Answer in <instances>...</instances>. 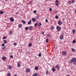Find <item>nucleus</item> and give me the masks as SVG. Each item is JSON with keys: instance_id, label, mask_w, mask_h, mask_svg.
I'll return each instance as SVG.
<instances>
[{"instance_id": "11", "label": "nucleus", "mask_w": 76, "mask_h": 76, "mask_svg": "<svg viewBox=\"0 0 76 76\" xmlns=\"http://www.w3.org/2000/svg\"><path fill=\"white\" fill-rule=\"evenodd\" d=\"M17 66L18 67H20V64L19 63H18Z\"/></svg>"}, {"instance_id": "49", "label": "nucleus", "mask_w": 76, "mask_h": 76, "mask_svg": "<svg viewBox=\"0 0 76 76\" xmlns=\"http://www.w3.org/2000/svg\"><path fill=\"white\" fill-rule=\"evenodd\" d=\"M36 19H39V17L38 16H37Z\"/></svg>"}, {"instance_id": "13", "label": "nucleus", "mask_w": 76, "mask_h": 76, "mask_svg": "<svg viewBox=\"0 0 76 76\" xmlns=\"http://www.w3.org/2000/svg\"><path fill=\"white\" fill-rule=\"evenodd\" d=\"M33 28H34V27H33L32 26H30L29 27V30H32V29H33Z\"/></svg>"}, {"instance_id": "1", "label": "nucleus", "mask_w": 76, "mask_h": 76, "mask_svg": "<svg viewBox=\"0 0 76 76\" xmlns=\"http://www.w3.org/2000/svg\"><path fill=\"white\" fill-rule=\"evenodd\" d=\"M70 64H72L73 63H76V58H73L69 61Z\"/></svg>"}, {"instance_id": "20", "label": "nucleus", "mask_w": 76, "mask_h": 76, "mask_svg": "<svg viewBox=\"0 0 76 76\" xmlns=\"http://www.w3.org/2000/svg\"><path fill=\"white\" fill-rule=\"evenodd\" d=\"M22 22L23 23V24H25V23H26V22H25V21L24 20H22Z\"/></svg>"}, {"instance_id": "38", "label": "nucleus", "mask_w": 76, "mask_h": 76, "mask_svg": "<svg viewBox=\"0 0 76 76\" xmlns=\"http://www.w3.org/2000/svg\"><path fill=\"white\" fill-rule=\"evenodd\" d=\"M12 34V31H10V35H11V34Z\"/></svg>"}, {"instance_id": "47", "label": "nucleus", "mask_w": 76, "mask_h": 76, "mask_svg": "<svg viewBox=\"0 0 76 76\" xmlns=\"http://www.w3.org/2000/svg\"><path fill=\"white\" fill-rule=\"evenodd\" d=\"M58 0H56V3H58Z\"/></svg>"}, {"instance_id": "43", "label": "nucleus", "mask_w": 76, "mask_h": 76, "mask_svg": "<svg viewBox=\"0 0 76 76\" xmlns=\"http://www.w3.org/2000/svg\"><path fill=\"white\" fill-rule=\"evenodd\" d=\"M49 10H50V12H51V11H52V8H50V9H49Z\"/></svg>"}, {"instance_id": "36", "label": "nucleus", "mask_w": 76, "mask_h": 76, "mask_svg": "<svg viewBox=\"0 0 76 76\" xmlns=\"http://www.w3.org/2000/svg\"><path fill=\"white\" fill-rule=\"evenodd\" d=\"M38 56L39 57H41V53L39 54Z\"/></svg>"}, {"instance_id": "34", "label": "nucleus", "mask_w": 76, "mask_h": 76, "mask_svg": "<svg viewBox=\"0 0 76 76\" xmlns=\"http://www.w3.org/2000/svg\"><path fill=\"white\" fill-rule=\"evenodd\" d=\"M13 44L14 45H17V43H14Z\"/></svg>"}, {"instance_id": "44", "label": "nucleus", "mask_w": 76, "mask_h": 76, "mask_svg": "<svg viewBox=\"0 0 76 76\" xmlns=\"http://www.w3.org/2000/svg\"><path fill=\"white\" fill-rule=\"evenodd\" d=\"M55 4L56 6H58V3H56Z\"/></svg>"}, {"instance_id": "41", "label": "nucleus", "mask_w": 76, "mask_h": 76, "mask_svg": "<svg viewBox=\"0 0 76 76\" xmlns=\"http://www.w3.org/2000/svg\"><path fill=\"white\" fill-rule=\"evenodd\" d=\"M72 51H75V49L72 48Z\"/></svg>"}, {"instance_id": "46", "label": "nucleus", "mask_w": 76, "mask_h": 76, "mask_svg": "<svg viewBox=\"0 0 76 76\" xmlns=\"http://www.w3.org/2000/svg\"><path fill=\"white\" fill-rule=\"evenodd\" d=\"M33 12L34 13H37V11L36 10H34V11H33Z\"/></svg>"}, {"instance_id": "56", "label": "nucleus", "mask_w": 76, "mask_h": 76, "mask_svg": "<svg viewBox=\"0 0 76 76\" xmlns=\"http://www.w3.org/2000/svg\"><path fill=\"white\" fill-rule=\"evenodd\" d=\"M5 1H7L8 0H5Z\"/></svg>"}, {"instance_id": "27", "label": "nucleus", "mask_w": 76, "mask_h": 76, "mask_svg": "<svg viewBox=\"0 0 76 76\" xmlns=\"http://www.w3.org/2000/svg\"><path fill=\"white\" fill-rule=\"evenodd\" d=\"M47 37H51V35H50V34H48L47 35Z\"/></svg>"}, {"instance_id": "4", "label": "nucleus", "mask_w": 76, "mask_h": 76, "mask_svg": "<svg viewBox=\"0 0 76 76\" xmlns=\"http://www.w3.org/2000/svg\"><path fill=\"white\" fill-rule=\"evenodd\" d=\"M56 29L58 31H61V27L59 26H58L56 27Z\"/></svg>"}, {"instance_id": "8", "label": "nucleus", "mask_w": 76, "mask_h": 76, "mask_svg": "<svg viewBox=\"0 0 76 76\" xmlns=\"http://www.w3.org/2000/svg\"><path fill=\"white\" fill-rule=\"evenodd\" d=\"M56 67L58 70H60V68L59 67V66H58V65H56Z\"/></svg>"}, {"instance_id": "39", "label": "nucleus", "mask_w": 76, "mask_h": 76, "mask_svg": "<svg viewBox=\"0 0 76 76\" xmlns=\"http://www.w3.org/2000/svg\"><path fill=\"white\" fill-rule=\"evenodd\" d=\"M10 58H13V56L12 55H11L10 56Z\"/></svg>"}, {"instance_id": "24", "label": "nucleus", "mask_w": 76, "mask_h": 76, "mask_svg": "<svg viewBox=\"0 0 76 76\" xmlns=\"http://www.w3.org/2000/svg\"><path fill=\"white\" fill-rule=\"evenodd\" d=\"M72 32L73 34H75V32H76V31H75V30H72Z\"/></svg>"}, {"instance_id": "3", "label": "nucleus", "mask_w": 76, "mask_h": 76, "mask_svg": "<svg viewBox=\"0 0 76 76\" xmlns=\"http://www.w3.org/2000/svg\"><path fill=\"white\" fill-rule=\"evenodd\" d=\"M67 54V52L66 51H63L62 52V56H65Z\"/></svg>"}, {"instance_id": "10", "label": "nucleus", "mask_w": 76, "mask_h": 76, "mask_svg": "<svg viewBox=\"0 0 76 76\" xmlns=\"http://www.w3.org/2000/svg\"><path fill=\"white\" fill-rule=\"evenodd\" d=\"M2 58L3 60H5L6 59V57L5 56H3L2 57Z\"/></svg>"}, {"instance_id": "7", "label": "nucleus", "mask_w": 76, "mask_h": 76, "mask_svg": "<svg viewBox=\"0 0 76 76\" xmlns=\"http://www.w3.org/2000/svg\"><path fill=\"white\" fill-rule=\"evenodd\" d=\"M64 38V37H63V35H61L59 37V38L60 39H63Z\"/></svg>"}, {"instance_id": "29", "label": "nucleus", "mask_w": 76, "mask_h": 76, "mask_svg": "<svg viewBox=\"0 0 76 76\" xmlns=\"http://www.w3.org/2000/svg\"><path fill=\"white\" fill-rule=\"evenodd\" d=\"M7 76H11V75L10 73H8L7 74Z\"/></svg>"}, {"instance_id": "33", "label": "nucleus", "mask_w": 76, "mask_h": 76, "mask_svg": "<svg viewBox=\"0 0 76 76\" xmlns=\"http://www.w3.org/2000/svg\"><path fill=\"white\" fill-rule=\"evenodd\" d=\"M4 13V12H3V11H1V12H0V14H1V15L2 14H3V13Z\"/></svg>"}, {"instance_id": "26", "label": "nucleus", "mask_w": 76, "mask_h": 76, "mask_svg": "<svg viewBox=\"0 0 76 76\" xmlns=\"http://www.w3.org/2000/svg\"><path fill=\"white\" fill-rule=\"evenodd\" d=\"M73 43H74V44H75L76 43V40H74L72 41Z\"/></svg>"}, {"instance_id": "48", "label": "nucleus", "mask_w": 76, "mask_h": 76, "mask_svg": "<svg viewBox=\"0 0 76 76\" xmlns=\"http://www.w3.org/2000/svg\"><path fill=\"white\" fill-rule=\"evenodd\" d=\"M19 14V12H17L15 13V14H16V15H18V14Z\"/></svg>"}, {"instance_id": "37", "label": "nucleus", "mask_w": 76, "mask_h": 76, "mask_svg": "<svg viewBox=\"0 0 76 76\" xmlns=\"http://www.w3.org/2000/svg\"><path fill=\"white\" fill-rule=\"evenodd\" d=\"M28 27H26L25 29L26 30H28Z\"/></svg>"}, {"instance_id": "19", "label": "nucleus", "mask_w": 76, "mask_h": 76, "mask_svg": "<svg viewBox=\"0 0 76 76\" xmlns=\"http://www.w3.org/2000/svg\"><path fill=\"white\" fill-rule=\"evenodd\" d=\"M32 20L33 22H35V20H36L35 18H33L32 19Z\"/></svg>"}, {"instance_id": "55", "label": "nucleus", "mask_w": 76, "mask_h": 76, "mask_svg": "<svg viewBox=\"0 0 76 76\" xmlns=\"http://www.w3.org/2000/svg\"><path fill=\"white\" fill-rule=\"evenodd\" d=\"M14 76H17V75H15Z\"/></svg>"}, {"instance_id": "28", "label": "nucleus", "mask_w": 76, "mask_h": 76, "mask_svg": "<svg viewBox=\"0 0 76 76\" xmlns=\"http://www.w3.org/2000/svg\"><path fill=\"white\" fill-rule=\"evenodd\" d=\"M4 41V44H6V43H7V41L6 40H4L3 41Z\"/></svg>"}, {"instance_id": "16", "label": "nucleus", "mask_w": 76, "mask_h": 76, "mask_svg": "<svg viewBox=\"0 0 76 76\" xmlns=\"http://www.w3.org/2000/svg\"><path fill=\"white\" fill-rule=\"evenodd\" d=\"M12 68V66L11 65H9L8 66V69H11Z\"/></svg>"}, {"instance_id": "5", "label": "nucleus", "mask_w": 76, "mask_h": 76, "mask_svg": "<svg viewBox=\"0 0 76 76\" xmlns=\"http://www.w3.org/2000/svg\"><path fill=\"white\" fill-rule=\"evenodd\" d=\"M4 45H5L4 44H2V46L4 47L2 48V49L3 50H5V48H6V46H4Z\"/></svg>"}, {"instance_id": "15", "label": "nucleus", "mask_w": 76, "mask_h": 76, "mask_svg": "<svg viewBox=\"0 0 76 76\" xmlns=\"http://www.w3.org/2000/svg\"><path fill=\"white\" fill-rule=\"evenodd\" d=\"M38 74H37V73H35L33 74V76H37Z\"/></svg>"}, {"instance_id": "21", "label": "nucleus", "mask_w": 76, "mask_h": 76, "mask_svg": "<svg viewBox=\"0 0 76 76\" xmlns=\"http://www.w3.org/2000/svg\"><path fill=\"white\" fill-rule=\"evenodd\" d=\"M51 29L53 30V29H54V26H51L50 27Z\"/></svg>"}, {"instance_id": "18", "label": "nucleus", "mask_w": 76, "mask_h": 76, "mask_svg": "<svg viewBox=\"0 0 76 76\" xmlns=\"http://www.w3.org/2000/svg\"><path fill=\"white\" fill-rule=\"evenodd\" d=\"M22 26V25L21 24H20L18 25L19 28H21Z\"/></svg>"}, {"instance_id": "6", "label": "nucleus", "mask_w": 76, "mask_h": 76, "mask_svg": "<svg viewBox=\"0 0 76 76\" xmlns=\"http://www.w3.org/2000/svg\"><path fill=\"white\" fill-rule=\"evenodd\" d=\"M58 24L59 25H62V22L61 21H59L58 22Z\"/></svg>"}, {"instance_id": "35", "label": "nucleus", "mask_w": 76, "mask_h": 76, "mask_svg": "<svg viewBox=\"0 0 76 76\" xmlns=\"http://www.w3.org/2000/svg\"><path fill=\"white\" fill-rule=\"evenodd\" d=\"M37 25H38V23H35L34 24L35 26H37Z\"/></svg>"}, {"instance_id": "32", "label": "nucleus", "mask_w": 76, "mask_h": 76, "mask_svg": "<svg viewBox=\"0 0 76 76\" xmlns=\"http://www.w3.org/2000/svg\"><path fill=\"white\" fill-rule=\"evenodd\" d=\"M55 18H56V19H58V17L57 15H56Z\"/></svg>"}, {"instance_id": "14", "label": "nucleus", "mask_w": 76, "mask_h": 76, "mask_svg": "<svg viewBox=\"0 0 76 76\" xmlns=\"http://www.w3.org/2000/svg\"><path fill=\"white\" fill-rule=\"evenodd\" d=\"M52 71L53 72H55V71H56V69H55V68H53L52 69Z\"/></svg>"}, {"instance_id": "23", "label": "nucleus", "mask_w": 76, "mask_h": 76, "mask_svg": "<svg viewBox=\"0 0 76 76\" xmlns=\"http://www.w3.org/2000/svg\"><path fill=\"white\" fill-rule=\"evenodd\" d=\"M28 47H31L32 46V44L31 43H29L28 45Z\"/></svg>"}, {"instance_id": "45", "label": "nucleus", "mask_w": 76, "mask_h": 76, "mask_svg": "<svg viewBox=\"0 0 76 76\" xmlns=\"http://www.w3.org/2000/svg\"><path fill=\"white\" fill-rule=\"evenodd\" d=\"M45 21L46 22H48V20H47V19H46L45 20Z\"/></svg>"}, {"instance_id": "52", "label": "nucleus", "mask_w": 76, "mask_h": 76, "mask_svg": "<svg viewBox=\"0 0 76 76\" xmlns=\"http://www.w3.org/2000/svg\"><path fill=\"white\" fill-rule=\"evenodd\" d=\"M66 76H70V75H67Z\"/></svg>"}, {"instance_id": "25", "label": "nucleus", "mask_w": 76, "mask_h": 76, "mask_svg": "<svg viewBox=\"0 0 76 76\" xmlns=\"http://www.w3.org/2000/svg\"><path fill=\"white\" fill-rule=\"evenodd\" d=\"M3 39H6V37L5 36H4L2 38Z\"/></svg>"}, {"instance_id": "40", "label": "nucleus", "mask_w": 76, "mask_h": 76, "mask_svg": "<svg viewBox=\"0 0 76 76\" xmlns=\"http://www.w3.org/2000/svg\"><path fill=\"white\" fill-rule=\"evenodd\" d=\"M48 71L47 70V71H46V75H48Z\"/></svg>"}, {"instance_id": "17", "label": "nucleus", "mask_w": 76, "mask_h": 76, "mask_svg": "<svg viewBox=\"0 0 76 76\" xmlns=\"http://www.w3.org/2000/svg\"><path fill=\"white\" fill-rule=\"evenodd\" d=\"M35 70H38V66H36L35 67Z\"/></svg>"}, {"instance_id": "2", "label": "nucleus", "mask_w": 76, "mask_h": 76, "mask_svg": "<svg viewBox=\"0 0 76 76\" xmlns=\"http://www.w3.org/2000/svg\"><path fill=\"white\" fill-rule=\"evenodd\" d=\"M31 72V69H30L28 68H26L25 70V72L27 73H29Z\"/></svg>"}, {"instance_id": "9", "label": "nucleus", "mask_w": 76, "mask_h": 76, "mask_svg": "<svg viewBox=\"0 0 76 76\" xmlns=\"http://www.w3.org/2000/svg\"><path fill=\"white\" fill-rule=\"evenodd\" d=\"M10 21L11 22H13L14 21V19L12 17H11L10 18Z\"/></svg>"}, {"instance_id": "42", "label": "nucleus", "mask_w": 76, "mask_h": 76, "mask_svg": "<svg viewBox=\"0 0 76 76\" xmlns=\"http://www.w3.org/2000/svg\"><path fill=\"white\" fill-rule=\"evenodd\" d=\"M72 3L73 4L75 2V0H72Z\"/></svg>"}, {"instance_id": "54", "label": "nucleus", "mask_w": 76, "mask_h": 76, "mask_svg": "<svg viewBox=\"0 0 76 76\" xmlns=\"http://www.w3.org/2000/svg\"><path fill=\"white\" fill-rule=\"evenodd\" d=\"M58 12L57 11H56V13H57Z\"/></svg>"}, {"instance_id": "50", "label": "nucleus", "mask_w": 76, "mask_h": 76, "mask_svg": "<svg viewBox=\"0 0 76 76\" xmlns=\"http://www.w3.org/2000/svg\"><path fill=\"white\" fill-rule=\"evenodd\" d=\"M29 53H30V52H27V54H29Z\"/></svg>"}, {"instance_id": "30", "label": "nucleus", "mask_w": 76, "mask_h": 76, "mask_svg": "<svg viewBox=\"0 0 76 76\" xmlns=\"http://www.w3.org/2000/svg\"><path fill=\"white\" fill-rule=\"evenodd\" d=\"M71 1H69L68 2V3L69 4H70V3H71Z\"/></svg>"}, {"instance_id": "53", "label": "nucleus", "mask_w": 76, "mask_h": 76, "mask_svg": "<svg viewBox=\"0 0 76 76\" xmlns=\"http://www.w3.org/2000/svg\"><path fill=\"white\" fill-rule=\"evenodd\" d=\"M75 13H76V10H75Z\"/></svg>"}, {"instance_id": "31", "label": "nucleus", "mask_w": 76, "mask_h": 76, "mask_svg": "<svg viewBox=\"0 0 76 76\" xmlns=\"http://www.w3.org/2000/svg\"><path fill=\"white\" fill-rule=\"evenodd\" d=\"M46 42L47 43H48V39H46Z\"/></svg>"}, {"instance_id": "12", "label": "nucleus", "mask_w": 76, "mask_h": 76, "mask_svg": "<svg viewBox=\"0 0 76 76\" xmlns=\"http://www.w3.org/2000/svg\"><path fill=\"white\" fill-rule=\"evenodd\" d=\"M31 20H30L28 23V24L31 25Z\"/></svg>"}, {"instance_id": "51", "label": "nucleus", "mask_w": 76, "mask_h": 76, "mask_svg": "<svg viewBox=\"0 0 76 76\" xmlns=\"http://www.w3.org/2000/svg\"><path fill=\"white\" fill-rule=\"evenodd\" d=\"M42 34H43V35H44V32H42Z\"/></svg>"}, {"instance_id": "22", "label": "nucleus", "mask_w": 76, "mask_h": 76, "mask_svg": "<svg viewBox=\"0 0 76 76\" xmlns=\"http://www.w3.org/2000/svg\"><path fill=\"white\" fill-rule=\"evenodd\" d=\"M41 25H42V24H41V23H40L38 25V26L39 27V26H41Z\"/></svg>"}]
</instances>
